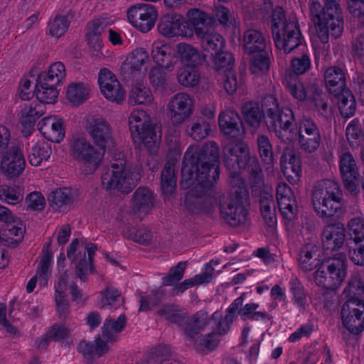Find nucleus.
<instances>
[{
	"label": "nucleus",
	"mask_w": 364,
	"mask_h": 364,
	"mask_svg": "<svg viewBox=\"0 0 364 364\" xmlns=\"http://www.w3.org/2000/svg\"><path fill=\"white\" fill-rule=\"evenodd\" d=\"M38 130L48 140L59 143L65 136L63 119L57 116L43 118L38 124Z\"/></svg>",
	"instance_id": "nucleus-23"
},
{
	"label": "nucleus",
	"mask_w": 364,
	"mask_h": 364,
	"mask_svg": "<svg viewBox=\"0 0 364 364\" xmlns=\"http://www.w3.org/2000/svg\"><path fill=\"white\" fill-rule=\"evenodd\" d=\"M44 105L38 102L24 103L21 111L20 123L22 126V132L29 134L33 129L36 120L43 114Z\"/></svg>",
	"instance_id": "nucleus-27"
},
{
	"label": "nucleus",
	"mask_w": 364,
	"mask_h": 364,
	"mask_svg": "<svg viewBox=\"0 0 364 364\" xmlns=\"http://www.w3.org/2000/svg\"><path fill=\"white\" fill-rule=\"evenodd\" d=\"M349 235L358 245L364 241V218L357 216L351 218L348 223Z\"/></svg>",
	"instance_id": "nucleus-61"
},
{
	"label": "nucleus",
	"mask_w": 364,
	"mask_h": 364,
	"mask_svg": "<svg viewBox=\"0 0 364 364\" xmlns=\"http://www.w3.org/2000/svg\"><path fill=\"white\" fill-rule=\"evenodd\" d=\"M250 55H252L250 70L252 74L259 75L269 70L270 65L269 50L250 53Z\"/></svg>",
	"instance_id": "nucleus-52"
},
{
	"label": "nucleus",
	"mask_w": 364,
	"mask_h": 364,
	"mask_svg": "<svg viewBox=\"0 0 364 364\" xmlns=\"http://www.w3.org/2000/svg\"><path fill=\"white\" fill-rule=\"evenodd\" d=\"M274 133L277 139L282 142L289 144L297 139L298 128L293 122H290L289 124L277 128Z\"/></svg>",
	"instance_id": "nucleus-64"
},
{
	"label": "nucleus",
	"mask_w": 364,
	"mask_h": 364,
	"mask_svg": "<svg viewBox=\"0 0 364 364\" xmlns=\"http://www.w3.org/2000/svg\"><path fill=\"white\" fill-rule=\"evenodd\" d=\"M257 146L259 156L264 165L266 171L271 173L274 169V153L272 145L268 136L260 134L257 138Z\"/></svg>",
	"instance_id": "nucleus-41"
},
{
	"label": "nucleus",
	"mask_w": 364,
	"mask_h": 364,
	"mask_svg": "<svg viewBox=\"0 0 364 364\" xmlns=\"http://www.w3.org/2000/svg\"><path fill=\"white\" fill-rule=\"evenodd\" d=\"M318 81L314 80L312 82L304 85V82L295 79L291 80L288 84V90L291 96L299 102L308 100L311 94L310 89L313 86H316Z\"/></svg>",
	"instance_id": "nucleus-49"
},
{
	"label": "nucleus",
	"mask_w": 364,
	"mask_h": 364,
	"mask_svg": "<svg viewBox=\"0 0 364 364\" xmlns=\"http://www.w3.org/2000/svg\"><path fill=\"white\" fill-rule=\"evenodd\" d=\"M122 304V299L119 291L113 287H107L101 293L99 301V307L107 309L109 307L117 308Z\"/></svg>",
	"instance_id": "nucleus-58"
},
{
	"label": "nucleus",
	"mask_w": 364,
	"mask_h": 364,
	"mask_svg": "<svg viewBox=\"0 0 364 364\" xmlns=\"http://www.w3.org/2000/svg\"><path fill=\"white\" fill-rule=\"evenodd\" d=\"M269 38L262 32L255 29L247 30L243 36V47L247 54L269 50Z\"/></svg>",
	"instance_id": "nucleus-30"
},
{
	"label": "nucleus",
	"mask_w": 364,
	"mask_h": 364,
	"mask_svg": "<svg viewBox=\"0 0 364 364\" xmlns=\"http://www.w3.org/2000/svg\"><path fill=\"white\" fill-rule=\"evenodd\" d=\"M9 228L1 237L4 245H14L21 241L26 232V227L23 221L18 217L12 221V223L7 225Z\"/></svg>",
	"instance_id": "nucleus-39"
},
{
	"label": "nucleus",
	"mask_w": 364,
	"mask_h": 364,
	"mask_svg": "<svg viewBox=\"0 0 364 364\" xmlns=\"http://www.w3.org/2000/svg\"><path fill=\"white\" fill-rule=\"evenodd\" d=\"M21 190L15 186L1 185L0 199L9 204L15 205L23 200Z\"/></svg>",
	"instance_id": "nucleus-60"
},
{
	"label": "nucleus",
	"mask_w": 364,
	"mask_h": 364,
	"mask_svg": "<svg viewBox=\"0 0 364 364\" xmlns=\"http://www.w3.org/2000/svg\"><path fill=\"white\" fill-rule=\"evenodd\" d=\"M301 149L306 153H314L319 147L321 134H301L297 137Z\"/></svg>",
	"instance_id": "nucleus-63"
},
{
	"label": "nucleus",
	"mask_w": 364,
	"mask_h": 364,
	"mask_svg": "<svg viewBox=\"0 0 364 364\" xmlns=\"http://www.w3.org/2000/svg\"><path fill=\"white\" fill-rule=\"evenodd\" d=\"M188 24L192 26L197 38L210 31L213 18L207 13L198 9H191L187 14Z\"/></svg>",
	"instance_id": "nucleus-33"
},
{
	"label": "nucleus",
	"mask_w": 364,
	"mask_h": 364,
	"mask_svg": "<svg viewBox=\"0 0 364 364\" xmlns=\"http://www.w3.org/2000/svg\"><path fill=\"white\" fill-rule=\"evenodd\" d=\"M52 153L50 144L46 141H39L34 144L28 154L29 163L33 166H38L43 161H47Z\"/></svg>",
	"instance_id": "nucleus-43"
},
{
	"label": "nucleus",
	"mask_w": 364,
	"mask_h": 364,
	"mask_svg": "<svg viewBox=\"0 0 364 364\" xmlns=\"http://www.w3.org/2000/svg\"><path fill=\"white\" fill-rule=\"evenodd\" d=\"M218 264L219 260L217 259H213L209 263H206L200 274L195 275L191 279H186L176 285L173 289V294L178 295L182 294L186 289L196 285L209 283L213 278L214 272H218L215 269V267Z\"/></svg>",
	"instance_id": "nucleus-22"
},
{
	"label": "nucleus",
	"mask_w": 364,
	"mask_h": 364,
	"mask_svg": "<svg viewBox=\"0 0 364 364\" xmlns=\"http://www.w3.org/2000/svg\"><path fill=\"white\" fill-rule=\"evenodd\" d=\"M96 249L94 244H87L85 250L87 252V257H86L85 251H83L82 247H79V242L77 239L73 240L68 249V257L72 262L75 263V274L82 281H85L87 275L92 272V256Z\"/></svg>",
	"instance_id": "nucleus-13"
},
{
	"label": "nucleus",
	"mask_w": 364,
	"mask_h": 364,
	"mask_svg": "<svg viewBox=\"0 0 364 364\" xmlns=\"http://www.w3.org/2000/svg\"><path fill=\"white\" fill-rule=\"evenodd\" d=\"M250 195L245 179L235 177L229 189V226L243 228L249 221Z\"/></svg>",
	"instance_id": "nucleus-7"
},
{
	"label": "nucleus",
	"mask_w": 364,
	"mask_h": 364,
	"mask_svg": "<svg viewBox=\"0 0 364 364\" xmlns=\"http://www.w3.org/2000/svg\"><path fill=\"white\" fill-rule=\"evenodd\" d=\"M87 132L92 142L104 153L114 146L113 131L109 123L104 118L93 117L87 122Z\"/></svg>",
	"instance_id": "nucleus-14"
},
{
	"label": "nucleus",
	"mask_w": 364,
	"mask_h": 364,
	"mask_svg": "<svg viewBox=\"0 0 364 364\" xmlns=\"http://www.w3.org/2000/svg\"><path fill=\"white\" fill-rule=\"evenodd\" d=\"M157 18L155 7L146 4H136L127 10L129 22L141 32L149 31L154 26Z\"/></svg>",
	"instance_id": "nucleus-17"
},
{
	"label": "nucleus",
	"mask_w": 364,
	"mask_h": 364,
	"mask_svg": "<svg viewBox=\"0 0 364 364\" xmlns=\"http://www.w3.org/2000/svg\"><path fill=\"white\" fill-rule=\"evenodd\" d=\"M339 169L345 188L352 195H358L360 192L358 166L355 157L349 151L340 156Z\"/></svg>",
	"instance_id": "nucleus-18"
},
{
	"label": "nucleus",
	"mask_w": 364,
	"mask_h": 364,
	"mask_svg": "<svg viewBox=\"0 0 364 364\" xmlns=\"http://www.w3.org/2000/svg\"><path fill=\"white\" fill-rule=\"evenodd\" d=\"M242 109L244 118L248 124L253 127L259 125L262 114L257 102H247L242 106Z\"/></svg>",
	"instance_id": "nucleus-56"
},
{
	"label": "nucleus",
	"mask_w": 364,
	"mask_h": 364,
	"mask_svg": "<svg viewBox=\"0 0 364 364\" xmlns=\"http://www.w3.org/2000/svg\"><path fill=\"white\" fill-rule=\"evenodd\" d=\"M98 83L102 94L108 100L121 103L124 100L125 92L115 75L109 70H100Z\"/></svg>",
	"instance_id": "nucleus-19"
},
{
	"label": "nucleus",
	"mask_w": 364,
	"mask_h": 364,
	"mask_svg": "<svg viewBox=\"0 0 364 364\" xmlns=\"http://www.w3.org/2000/svg\"><path fill=\"white\" fill-rule=\"evenodd\" d=\"M65 75L66 70L64 64L61 62H55L38 78L48 82L51 86H59L63 83Z\"/></svg>",
	"instance_id": "nucleus-42"
},
{
	"label": "nucleus",
	"mask_w": 364,
	"mask_h": 364,
	"mask_svg": "<svg viewBox=\"0 0 364 364\" xmlns=\"http://www.w3.org/2000/svg\"><path fill=\"white\" fill-rule=\"evenodd\" d=\"M210 323V320L208 319V314L205 311H200L189 321L185 328V333L187 336L193 338L200 331L203 330Z\"/></svg>",
	"instance_id": "nucleus-55"
},
{
	"label": "nucleus",
	"mask_w": 364,
	"mask_h": 364,
	"mask_svg": "<svg viewBox=\"0 0 364 364\" xmlns=\"http://www.w3.org/2000/svg\"><path fill=\"white\" fill-rule=\"evenodd\" d=\"M176 177L175 174V166L173 163L168 162L165 164L161 176V187L163 193L168 198L171 196L176 190Z\"/></svg>",
	"instance_id": "nucleus-44"
},
{
	"label": "nucleus",
	"mask_w": 364,
	"mask_h": 364,
	"mask_svg": "<svg viewBox=\"0 0 364 364\" xmlns=\"http://www.w3.org/2000/svg\"><path fill=\"white\" fill-rule=\"evenodd\" d=\"M68 279V274L67 272H64L60 275L55 285L57 311L60 317L65 316L68 313V301L65 296Z\"/></svg>",
	"instance_id": "nucleus-40"
},
{
	"label": "nucleus",
	"mask_w": 364,
	"mask_h": 364,
	"mask_svg": "<svg viewBox=\"0 0 364 364\" xmlns=\"http://www.w3.org/2000/svg\"><path fill=\"white\" fill-rule=\"evenodd\" d=\"M69 25L70 22L65 16L56 15L48 21L47 33L58 38L66 33Z\"/></svg>",
	"instance_id": "nucleus-57"
},
{
	"label": "nucleus",
	"mask_w": 364,
	"mask_h": 364,
	"mask_svg": "<svg viewBox=\"0 0 364 364\" xmlns=\"http://www.w3.org/2000/svg\"><path fill=\"white\" fill-rule=\"evenodd\" d=\"M283 173L291 183L299 181L301 173V160L291 148L286 147L280 158Z\"/></svg>",
	"instance_id": "nucleus-25"
},
{
	"label": "nucleus",
	"mask_w": 364,
	"mask_h": 364,
	"mask_svg": "<svg viewBox=\"0 0 364 364\" xmlns=\"http://www.w3.org/2000/svg\"><path fill=\"white\" fill-rule=\"evenodd\" d=\"M343 326L349 333L358 335L364 330V303L346 301L341 310Z\"/></svg>",
	"instance_id": "nucleus-16"
},
{
	"label": "nucleus",
	"mask_w": 364,
	"mask_h": 364,
	"mask_svg": "<svg viewBox=\"0 0 364 364\" xmlns=\"http://www.w3.org/2000/svg\"><path fill=\"white\" fill-rule=\"evenodd\" d=\"M108 26L105 18L95 19L87 28V38L90 43H97L100 46V36Z\"/></svg>",
	"instance_id": "nucleus-62"
},
{
	"label": "nucleus",
	"mask_w": 364,
	"mask_h": 364,
	"mask_svg": "<svg viewBox=\"0 0 364 364\" xmlns=\"http://www.w3.org/2000/svg\"><path fill=\"white\" fill-rule=\"evenodd\" d=\"M204 50L211 53L213 55V64L215 70L219 75H223L225 82L228 81V61L227 53L223 50L225 47V40L219 33L211 31L198 38Z\"/></svg>",
	"instance_id": "nucleus-11"
},
{
	"label": "nucleus",
	"mask_w": 364,
	"mask_h": 364,
	"mask_svg": "<svg viewBox=\"0 0 364 364\" xmlns=\"http://www.w3.org/2000/svg\"><path fill=\"white\" fill-rule=\"evenodd\" d=\"M277 200L279 210L283 217L291 221L297 213V204L291 188L284 183L277 187Z\"/></svg>",
	"instance_id": "nucleus-21"
},
{
	"label": "nucleus",
	"mask_w": 364,
	"mask_h": 364,
	"mask_svg": "<svg viewBox=\"0 0 364 364\" xmlns=\"http://www.w3.org/2000/svg\"><path fill=\"white\" fill-rule=\"evenodd\" d=\"M184 28L181 17L173 14L163 16L158 24L159 32L166 38L186 36Z\"/></svg>",
	"instance_id": "nucleus-32"
},
{
	"label": "nucleus",
	"mask_w": 364,
	"mask_h": 364,
	"mask_svg": "<svg viewBox=\"0 0 364 364\" xmlns=\"http://www.w3.org/2000/svg\"><path fill=\"white\" fill-rule=\"evenodd\" d=\"M210 124L201 117L193 119L186 129L187 134L197 141L207 137L210 134Z\"/></svg>",
	"instance_id": "nucleus-51"
},
{
	"label": "nucleus",
	"mask_w": 364,
	"mask_h": 364,
	"mask_svg": "<svg viewBox=\"0 0 364 364\" xmlns=\"http://www.w3.org/2000/svg\"><path fill=\"white\" fill-rule=\"evenodd\" d=\"M50 242L46 244L43 250L41 260L34 275L38 279V284L45 287L48 284V279L51 274V264L53 253L50 248Z\"/></svg>",
	"instance_id": "nucleus-35"
},
{
	"label": "nucleus",
	"mask_w": 364,
	"mask_h": 364,
	"mask_svg": "<svg viewBox=\"0 0 364 364\" xmlns=\"http://www.w3.org/2000/svg\"><path fill=\"white\" fill-rule=\"evenodd\" d=\"M141 177V168L128 164L124 156L119 154L102 173L101 181L102 187L107 191L129 193L136 186Z\"/></svg>",
	"instance_id": "nucleus-4"
},
{
	"label": "nucleus",
	"mask_w": 364,
	"mask_h": 364,
	"mask_svg": "<svg viewBox=\"0 0 364 364\" xmlns=\"http://www.w3.org/2000/svg\"><path fill=\"white\" fill-rule=\"evenodd\" d=\"M26 168L23 145L11 144L8 149L0 153V170L8 178L21 176Z\"/></svg>",
	"instance_id": "nucleus-12"
},
{
	"label": "nucleus",
	"mask_w": 364,
	"mask_h": 364,
	"mask_svg": "<svg viewBox=\"0 0 364 364\" xmlns=\"http://www.w3.org/2000/svg\"><path fill=\"white\" fill-rule=\"evenodd\" d=\"M90 84L88 82H74L67 87V99L73 105H79L89 96Z\"/></svg>",
	"instance_id": "nucleus-38"
},
{
	"label": "nucleus",
	"mask_w": 364,
	"mask_h": 364,
	"mask_svg": "<svg viewBox=\"0 0 364 364\" xmlns=\"http://www.w3.org/2000/svg\"><path fill=\"white\" fill-rule=\"evenodd\" d=\"M259 202L264 223L269 227H274L277 224V214L272 195L267 192L261 193Z\"/></svg>",
	"instance_id": "nucleus-37"
},
{
	"label": "nucleus",
	"mask_w": 364,
	"mask_h": 364,
	"mask_svg": "<svg viewBox=\"0 0 364 364\" xmlns=\"http://www.w3.org/2000/svg\"><path fill=\"white\" fill-rule=\"evenodd\" d=\"M175 50L177 58H179L186 65H195L200 62V56L198 50L190 44L180 43L177 44Z\"/></svg>",
	"instance_id": "nucleus-50"
},
{
	"label": "nucleus",
	"mask_w": 364,
	"mask_h": 364,
	"mask_svg": "<svg viewBox=\"0 0 364 364\" xmlns=\"http://www.w3.org/2000/svg\"><path fill=\"white\" fill-rule=\"evenodd\" d=\"M149 60V54L143 48L134 50L127 59L126 65L133 75L144 74L147 70L146 64Z\"/></svg>",
	"instance_id": "nucleus-36"
},
{
	"label": "nucleus",
	"mask_w": 364,
	"mask_h": 364,
	"mask_svg": "<svg viewBox=\"0 0 364 364\" xmlns=\"http://www.w3.org/2000/svg\"><path fill=\"white\" fill-rule=\"evenodd\" d=\"M154 193L147 188H138L133 195L132 209L138 217L142 218L149 214L154 206Z\"/></svg>",
	"instance_id": "nucleus-26"
},
{
	"label": "nucleus",
	"mask_w": 364,
	"mask_h": 364,
	"mask_svg": "<svg viewBox=\"0 0 364 364\" xmlns=\"http://www.w3.org/2000/svg\"><path fill=\"white\" fill-rule=\"evenodd\" d=\"M151 55L159 67L169 71L173 69L178 61L175 48L164 41H155L151 44Z\"/></svg>",
	"instance_id": "nucleus-20"
},
{
	"label": "nucleus",
	"mask_w": 364,
	"mask_h": 364,
	"mask_svg": "<svg viewBox=\"0 0 364 364\" xmlns=\"http://www.w3.org/2000/svg\"><path fill=\"white\" fill-rule=\"evenodd\" d=\"M177 80L183 86L193 87L199 82L200 73L195 65H186L178 70Z\"/></svg>",
	"instance_id": "nucleus-53"
},
{
	"label": "nucleus",
	"mask_w": 364,
	"mask_h": 364,
	"mask_svg": "<svg viewBox=\"0 0 364 364\" xmlns=\"http://www.w3.org/2000/svg\"><path fill=\"white\" fill-rule=\"evenodd\" d=\"M161 67L152 68L149 73V81L156 90L165 91L168 87L167 74Z\"/></svg>",
	"instance_id": "nucleus-59"
},
{
	"label": "nucleus",
	"mask_w": 364,
	"mask_h": 364,
	"mask_svg": "<svg viewBox=\"0 0 364 364\" xmlns=\"http://www.w3.org/2000/svg\"><path fill=\"white\" fill-rule=\"evenodd\" d=\"M294 121L293 111L289 107H282L280 110L266 119V123L269 130L274 132L277 128L294 122Z\"/></svg>",
	"instance_id": "nucleus-47"
},
{
	"label": "nucleus",
	"mask_w": 364,
	"mask_h": 364,
	"mask_svg": "<svg viewBox=\"0 0 364 364\" xmlns=\"http://www.w3.org/2000/svg\"><path fill=\"white\" fill-rule=\"evenodd\" d=\"M154 98L151 90L142 84L135 85L129 96V103L130 105H151L153 104Z\"/></svg>",
	"instance_id": "nucleus-46"
},
{
	"label": "nucleus",
	"mask_w": 364,
	"mask_h": 364,
	"mask_svg": "<svg viewBox=\"0 0 364 364\" xmlns=\"http://www.w3.org/2000/svg\"><path fill=\"white\" fill-rule=\"evenodd\" d=\"M310 94L308 101L311 106L314 107L318 115L328 117L331 114V108L328 105V97L319 87L318 82L316 86L311 87Z\"/></svg>",
	"instance_id": "nucleus-34"
},
{
	"label": "nucleus",
	"mask_w": 364,
	"mask_h": 364,
	"mask_svg": "<svg viewBox=\"0 0 364 364\" xmlns=\"http://www.w3.org/2000/svg\"><path fill=\"white\" fill-rule=\"evenodd\" d=\"M70 151L73 158L85 167L82 171L85 173H92L97 169L105 154L84 137L73 139L70 144Z\"/></svg>",
	"instance_id": "nucleus-10"
},
{
	"label": "nucleus",
	"mask_w": 364,
	"mask_h": 364,
	"mask_svg": "<svg viewBox=\"0 0 364 364\" xmlns=\"http://www.w3.org/2000/svg\"><path fill=\"white\" fill-rule=\"evenodd\" d=\"M340 0H324L322 6L318 1H312L310 11L316 25L318 38L322 43H326L329 35L336 38L343 31V20L338 2Z\"/></svg>",
	"instance_id": "nucleus-3"
},
{
	"label": "nucleus",
	"mask_w": 364,
	"mask_h": 364,
	"mask_svg": "<svg viewBox=\"0 0 364 364\" xmlns=\"http://www.w3.org/2000/svg\"><path fill=\"white\" fill-rule=\"evenodd\" d=\"M58 86H51L48 82L38 78L35 94L40 103L53 104L56 102L58 96Z\"/></svg>",
	"instance_id": "nucleus-45"
},
{
	"label": "nucleus",
	"mask_w": 364,
	"mask_h": 364,
	"mask_svg": "<svg viewBox=\"0 0 364 364\" xmlns=\"http://www.w3.org/2000/svg\"><path fill=\"white\" fill-rule=\"evenodd\" d=\"M346 257L344 255H338L333 257L327 266L329 278L324 279L326 286L333 287L334 290L338 288L346 276Z\"/></svg>",
	"instance_id": "nucleus-29"
},
{
	"label": "nucleus",
	"mask_w": 364,
	"mask_h": 364,
	"mask_svg": "<svg viewBox=\"0 0 364 364\" xmlns=\"http://www.w3.org/2000/svg\"><path fill=\"white\" fill-rule=\"evenodd\" d=\"M338 99V106L341 114L349 118L353 116L356 109L355 100L349 89H346L338 95H334Z\"/></svg>",
	"instance_id": "nucleus-48"
},
{
	"label": "nucleus",
	"mask_w": 364,
	"mask_h": 364,
	"mask_svg": "<svg viewBox=\"0 0 364 364\" xmlns=\"http://www.w3.org/2000/svg\"><path fill=\"white\" fill-rule=\"evenodd\" d=\"M245 129L238 113L229 110V173L241 177L240 173L248 166L249 174H259L262 168L256 156L251 157L250 149L244 141Z\"/></svg>",
	"instance_id": "nucleus-2"
},
{
	"label": "nucleus",
	"mask_w": 364,
	"mask_h": 364,
	"mask_svg": "<svg viewBox=\"0 0 364 364\" xmlns=\"http://www.w3.org/2000/svg\"><path fill=\"white\" fill-rule=\"evenodd\" d=\"M271 23L275 46L284 53H289L304 41L296 17H287L282 7L277 6L273 10Z\"/></svg>",
	"instance_id": "nucleus-5"
},
{
	"label": "nucleus",
	"mask_w": 364,
	"mask_h": 364,
	"mask_svg": "<svg viewBox=\"0 0 364 364\" xmlns=\"http://www.w3.org/2000/svg\"><path fill=\"white\" fill-rule=\"evenodd\" d=\"M133 140L143 143L151 153H155L159 145L160 136L155 132L149 114L141 109H134L128 119Z\"/></svg>",
	"instance_id": "nucleus-8"
},
{
	"label": "nucleus",
	"mask_w": 364,
	"mask_h": 364,
	"mask_svg": "<svg viewBox=\"0 0 364 364\" xmlns=\"http://www.w3.org/2000/svg\"><path fill=\"white\" fill-rule=\"evenodd\" d=\"M343 294L348 297L346 301L364 303V284L357 277L351 278L343 290Z\"/></svg>",
	"instance_id": "nucleus-54"
},
{
	"label": "nucleus",
	"mask_w": 364,
	"mask_h": 364,
	"mask_svg": "<svg viewBox=\"0 0 364 364\" xmlns=\"http://www.w3.org/2000/svg\"><path fill=\"white\" fill-rule=\"evenodd\" d=\"M322 264L319 259V247L314 243H307L303 245L299 254L298 265L304 272L316 269Z\"/></svg>",
	"instance_id": "nucleus-28"
},
{
	"label": "nucleus",
	"mask_w": 364,
	"mask_h": 364,
	"mask_svg": "<svg viewBox=\"0 0 364 364\" xmlns=\"http://www.w3.org/2000/svg\"><path fill=\"white\" fill-rule=\"evenodd\" d=\"M219 149L214 141L201 148L189 146L185 152L181 185L190 188L185 196L186 207L195 213H208L215 199L208 195L210 188L219 178Z\"/></svg>",
	"instance_id": "nucleus-1"
},
{
	"label": "nucleus",
	"mask_w": 364,
	"mask_h": 364,
	"mask_svg": "<svg viewBox=\"0 0 364 364\" xmlns=\"http://www.w3.org/2000/svg\"><path fill=\"white\" fill-rule=\"evenodd\" d=\"M312 205L321 218L340 216L343 213V193L339 185L334 181H319L312 193Z\"/></svg>",
	"instance_id": "nucleus-6"
},
{
	"label": "nucleus",
	"mask_w": 364,
	"mask_h": 364,
	"mask_svg": "<svg viewBox=\"0 0 364 364\" xmlns=\"http://www.w3.org/2000/svg\"><path fill=\"white\" fill-rule=\"evenodd\" d=\"M324 81L328 90L338 95L346 88V70L339 66H331L324 73Z\"/></svg>",
	"instance_id": "nucleus-31"
},
{
	"label": "nucleus",
	"mask_w": 364,
	"mask_h": 364,
	"mask_svg": "<svg viewBox=\"0 0 364 364\" xmlns=\"http://www.w3.org/2000/svg\"><path fill=\"white\" fill-rule=\"evenodd\" d=\"M126 318L120 315L116 320L106 318L102 328V338L97 337L94 343L82 341L79 344V351L85 358L100 357L108 349V344L117 340V333L125 326Z\"/></svg>",
	"instance_id": "nucleus-9"
},
{
	"label": "nucleus",
	"mask_w": 364,
	"mask_h": 364,
	"mask_svg": "<svg viewBox=\"0 0 364 364\" xmlns=\"http://www.w3.org/2000/svg\"><path fill=\"white\" fill-rule=\"evenodd\" d=\"M346 239V229L343 223H337L326 226L322 234V245L326 250L335 251L341 247Z\"/></svg>",
	"instance_id": "nucleus-24"
},
{
	"label": "nucleus",
	"mask_w": 364,
	"mask_h": 364,
	"mask_svg": "<svg viewBox=\"0 0 364 364\" xmlns=\"http://www.w3.org/2000/svg\"><path fill=\"white\" fill-rule=\"evenodd\" d=\"M166 110L172 123L181 125L193 114L194 100L188 93L178 92L170 98Z\"/></svg>",
	"instance_id": "nucleus-15"
}]
</instances>
